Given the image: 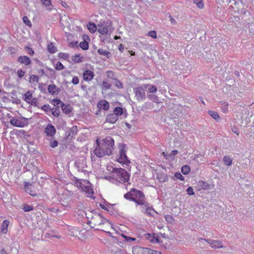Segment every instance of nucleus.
Returning <instances> with one entry per match:
<instances>
[{"label":"nucleus","instance_id":"obj_1","mask_svg":"<svg viewBox=\"0 0 254 254\" xmlns=\"http://www.w3.org/2000/svg\"><path fill=\"white\" fill-rule=\"evenodd\" d=\"M96 147L93 150L95 155L98 157L110 156L114 149V140L110 136H107L100 140L98 137L96 140Z\"/></svg>","mask_w":254,"mask_h":254},{"label":"nucleus","instance_id":"obj_2","mask_svg":"<svg viewBox=\"0 0 254 254\" xmlns=\"http://www.w3.org/2000/svg\"><path fill=\"white\" fill-rule=\"evenodd\" d=\"M124 197L128 200L134 202L137 205L147 206V202L144 193L134 188L124 194Z\"/></svg>","mask_w":254,"mask_h":254},{"label":"nucleus","instance_id":"obj_3","mask_svg":"<svg viewBox=\"0 0 254 254\" xmlns=\"http://www.w3.org/2000/svg\"><path fill=\"white\" fill-rule=\"evenodd\" d=\"M88 224L90 227L101 231L106 226H110V222L99 214H94L88 220Z\"/></svg>","mask_w":254,"mask_h":254},{"label":"nucleus","instance_id":"obj_4","mask_svg":"<svg viewBox=\"0 0 254 254\" xmlns=\"http://www.w3.org/2000/svg\"><path fill=\"white\" fill-rule=\"evenodd\" d=\"M129 175L124 169L115 168L113 170L112 174V182L118 185L119 184H124L128 182Z\"/></svg>","mask_w":254,"mask_h":254},{"label":"nucleus","instance_id":"obj_5","mask_svg":"<svg viewBox=\"0 0 254 254\" xmlns=\"http://www.w3.org/2000/svg\"><path fill=\"white\" fill-rule=\"evenodd\" d=\"M75 184L77 188L84 192L86 196L92 197L94 191L89 181L83 179L75 180Z\"/></svg>","mask_w":254,"mask_h":254},{"label":"nucleus","instance_id":"obj_6","mask_svg":"<svg viewBox=\"0 0 254 254\" xmlns=\"http://www.w3.org/2000/svg\"><path fill=\"white\" fill-rule=\"evenodd\" d=\"M119 147L120 149V151L119 155L117 158V161L123 165L128 166L130 163V161L128 159L126 154V145L125 144H120Z\"/></svg>","mask_w":254,"mask_h":254},{"label":"nucleus","instance_id":"obj_7","mask_svg":"<svg viewBox=\"0 0 254 254\" xmlns=\"http://www.w3.org/2000/svg\"><path fill=\"white\" fill-rule=\"evenodd\" d=\"M39 185L35 183H25L24 185L25 190L32 196L37 195L38 192V187Z\"/></svg>","mask_w":254,"mask_h":254},{"label":"nucleus","instance_id":"obj_8","mask_svg":"<svg viewBox=\"0 0 254 254\" xmlns=\"http://www.w3.org/2000/svg\"><path fill=\"white\" fill-rule=\"evenodd\" d=\"M10 124L14 127H23L28 124V119L24 117L20 118L13 117L10 120Z\"/></svg>","mask_w":254,"mask_h":254},{"label":"nucleus","instance_id":"obj_9","mask_svg":"<svg viewBox=\"0 0 254 254\" xmlns=\"http://www.w3.org/2000/svg\"><path fill=\"white\" fill-rule=\"evenodd\" d=\"M22 99L27 104L30 105L34 106H36L37 105V100L36 98L33 97L32 91L28 90L26 91L23 95Z\"/></svg>","mask_w":254,"mask_h":254},{"label":"nucleus","instance_id":"obj_10","mask_svg":"<svg viewBox=\"0 0 254 254\" xmlns=\"http://www.w3.org/2000/svg\"><path fill=\"white\" fill-rule=\"evenodd\" d=\"M148 85V84L141 85L134 89L137 100H140L145 98V90Z\"/></svg>","mask_w":254,"mask_h":254},{"label":"nucleus","instance_id":"obj_11","mask_svg":"<svg viewBox=\"0 0 254 254\" xmlns=\"http://www.w3.org/2000/svg\"><path fill=\"white\" fill-rule=\"evenodd\" d=\"M103 231L108 234L109 236L116 240H118L117 236L116 235H120L118 231L113 228L112 224L110 223V226H106Z\"/></svg>","mask_w":254,"mask_h":254},{"label":"nucleus","instance_id":"obj_12","mask_svg":"<svg viewBox=\"0 0 254 254\" xmlns=\"http://www.w3.org/2000/svg\"><path fill=\"white\" fill-rule=\"evenodd\" d=\"M18 62L25 66H29L31 64V59L27 56H21L18 58Z\"/></svg>","mask_w":254,"mask_h":254},{"label":"nucleus","instance_id":"obj_13","mask_svg":"<svg viewBox=\"0 0 254 254\" xmlns=\"http://www.w3.org/2000/svg\"><path fill=\"white\" fill-rule=\"evenodd\" d=\"M95 76L94 73L88 69L84 70L83 73V78L85 81H91Z\"/></svg>","mask_w":254,"mask_h":254},{"label":"nucleus","instance_id":"obj_14","mask_svg":"<svg viewBox=\"0 0 254 254\" xmlns=\"http://www.w3.org/2000/svg\"><path fill=\"white\" fill-rule=\"evenodd\" d=\"M45 132L47 136H53L56 133L55 127L52 124H49L46 127Z\"/></svg>","mask_w":254,"mask_h":254},{"label":"nucleus","instance_id":"obj_15","mask_svg":"<svg viewBox=\"0 0 254 254\" xmlns=\"http://www.w3.org/2000/svg\"><path fill=\"white\" fill-rule=\"evenodd\" d=\"M109 27L107 24H101L98 25V32L102 35H106L109 31Z\"/></svg>","mask_w":254,"mask_h":254},{"label":"nucleus","instance_id":"obj_16","mask_svg":"<svg viewBox=\"0 0 254 254\" xmlns=\"http://www.w3.org/2000/svg\"><path fill=\"white\" fill-rule=\"evenodd\" d=\"M97 107L100 109L108 110L110 108V104L106 100H102L97 103Z\"/></svg>","mask_w":254,"mask_h":254},{"label":"nucleus","instance_id":"obj_17","mask_svg":"<svg viewBox=\"0 0 254 254\" xmlns=\"http://www.w3.org/2000/svg\"><path fill=\"white\" fill-rule=\"evenodd\" d=\"M145 238L147 240L150 241L152 243H158V237L157 235L155 233L152 234H145Z\"/></svg>","mask_w":254,"mask_h":254},{"label":"nucleus","instance_id":"obj_18","mask_svg":"<svg viewBox=\"0 0 254 254\" xmlns=\"http://www.w3.org/2000/svg\"><path fill=\"white\" fill-rule=\"evenodd\" d=\"M204 240L208 243H209L210 245V246L213 248H220L223 247V244L220 241L217 240H210L207 241L206 239Z\"/></svg>","mask_w":254,"mask_h":254},{"label":"nucleus","instance_id":"obj_19","mask_svg":"<svg viewBox=\"0 0 254 254\" xmlns=\"http://www.w3.org/2000/svg\"><path fill=\"white\" fill-rule=\"evenodd\" d=\"M119 117L114 113L109 114L106 117L107 122L115 124L118 120Z\"/></svg>","mask_w":254,"mask_h":254},{"label":"nucleus","instance_id":"obj_20","mask_svg":"<svg viewBox=\"0 0 254 254\" xmlns=\"http://www.w3.org/2000/svg\"><path fill=\"white\" fill-rule=\"evenodd\" d=\"M84 59V57L81 54H75L71 57L72 62L74 64L81 63Z\"/></svg>","mask_w":254,"mask_h":254},{"label":"nucleus","instance_id":"obj_21","mask_svg":"<svg viewBox=\"0 0 254 254\" xmlns=\"http://www.w3.org/2000/svg\"><path fill=\"white\" fill-rule=\"evenodd\" d=\"M62 103V110L63 112L66 114H68L70 112H71L72 110V108L69 104H64L63 103Z\"/></svg>","mask_w":254,"mask_h":254},{"label":"nucleus","instance_id":"obj_22","mask_svg":"<svg viewBox=\"0 0 254 254\" xmlns=\"http://www.w3.org/2000/svg\"><path fill=\"white\" fill-rule=\"evenodd\" d=\"M9 222L8 220H4L1 226V232L2 234H6L8 230V226L9 225Z\"/></svg>","mask_w":254,"mask_h":254},{"label":"nucleus","instance_id":"obj_23","mask_svg":"<svg viewBox=\"0 0 254 254\" xmlns=\"http://www.w3.org/2000/svg\"><path fill=\"white\" fill-rule=\"evenodd\" d=\"M48 90L52 95L56 94L58 92V88L56 85L53 84L48 86Z\"/></svg>","mask_w":254,"mask_h":254},{"label":"nucleus","instance_id":"obj_24","mask_svg":"<svg viewBox=\"0 0 254 254\" xmlns=\"http://www.w3.org/2000/svg\"><path fill=\"white\" fill-rule=\"evenodd\" d=\"M146 207V210L143 212L147 215L153 216L154 212V209L149 206V203H147V206H144Z\"/></svg>","mask_w":254,"mask_h":254},{"label":"nucleus","instance_id":"obj_25","mask_svg":"<svg viewBox=\"0 0 254 254\" xmlns=\"http://www.w3.org/2000/svg\"><path fill=\"white\" fill-rule=\"evenodd\" d=\"M97 52L99 54L102 56H105L107 58H110L111 57V54L110 52L103 49H99L97 50Z\"/></svg>","mask_w":254,"mask_h":254},{"label":"nucleus","instance_id":"obj_26","mask_svg":"<svg viewBox=\"0 0 254 254\" xmlns=\"http://www.w3.org/2000/svg\"><path fill=\"white\" fill-rule=\"evenodd\" d=\"M132 252L133 254H142V249L139 246H134L132 248Z\"/></svg>","mask_w":254,"mask_h":254},{"label":"nucleus","instance_id":"obj_27","mask_svg":"<svg viewBox=\"0 0 254 254\" xmlns=\"http://www.w3.org/2000/svg\"><path fill=\"white\" fill-rule=\"evenodd\" d=\"M47 49L48 51L52 54L56 53L57 51L56 47L54 45L53 43H50L48 45Z\"/></svg>","mask_w":254,"mask_h":254},{"label":"nucleus","instance_id":"obj_28","mask_svg":"<svg viewBox=\"0 0 254 254\" xmlns=\"http://www.w3.org/2000/svg\"><path fill=\"white\" fill-rule=\"evenodd\" d=\"M88 29L89 30V31L93 33L96 32L97 30V27L96 25L93 23H89L88 25H87Z\"/></svg>","mask_w":254,"mask_h":254},{"label":"nucleus","instance_id":"obj_29","mask_svg":"<svg viewBox=\"0 0 254 254\" xmlns=\"http://www.w3.org/2000/svg\"><path fill=\"white\" fill-rule=\"evenodd\" d=\"M114 114L117 115V117H119V116H121L123 114V109L122 107H116L114 110Z\"/></svg>","mask_w":254,"mask_h":254},{"label":"nucleus","instance_id":"obj_30","mask_svg":"<svg viewBox=\"0 0 254 254\" xmlns=\"http://www.w3.org/2000/svg\"><path fill=\"white\" fill-rule=\"evenodd\" d=\"M67 196L66 195L63 194L62 197L60 198V201L62 204L64 206H67L68 204V201L67 200Z\"/></svg>","mask_w":254,"mask_h":254},{"label":"nucleus","instance_id":"obj_31","mask_svg":"<svg viewBox=\"0 0 254 254\" xmlns=\"http://www.w3.org/2000/svg\"><path fill=\"white\" fill-rule=\"evenodd\" d=\"M190 171V168L189 165H184L182 167L181 172L184 175L188 174Z\"/></svg>","mask_w":254,"mask_h":254},{"label":"nucleus","instance_id":"obj_32","mask_svg":"<svg viewBox=\"0 0 254 254\" xmlns=\"http://www.w3.org/2000/svg\"><path fill=\"white\" fill-rule=\"evenodd\" d=\"M223 161L225 164L228 166H231L232 163V159L230 157L225 156L223 158Z\"/></svg>","mask_w":254,"mask_h":254},{"label":"nucleus","instance_id":"obj_33","mask_svg":"<svg viewBox=\"0 0 254 254\" xmlns=\"http://www.w3.org/2000/svg\"><path fill=\"white\" fill-rule=\"evenodd\" d=\"M58 57L60 59H63L66 61H68L69 58V54L64 53H60L58 54Z\"/></svg>","mask_w":254,"mask_h":254},{"label":"nucleus","instance_id":"obj_34","mask_svg":"<svg viewBox=\"0 0 254 254\" xmlns=\"http://www.w3.org/2000/svg\"><path fill=\"white\" fill-rule=\"evenodd\" d=\"M52 114L54 117H59L60 115V111L59 107L54 108L51 109Z\"/></svg>","mask_w":254,"mask_h":254},{"label":"nucleus","instance_id":"obj_35","mask_svg":"<svg viewBox=\"0 0 254 254\" xmlns=\"http://www.w3.org/2000/svg\"><path fill=\"white\" fill-rule=\"evenodd\" d=\"M193 2L196 5L198 8L203 9L204 3L202 0H193Z\"/></svg>","mask_w":254,"mask_h":254},{"label":"nucleus","instance_id":"obj_36","mask_svg":"<svg viewBox=\"0 0 254 254\" xmlns=\"http://www.w3.org/2000/svg\"><path fill=\"white\" fill-rule=\"evenodd\" d=\"M199 184L200 186L203 189V190H207L209 188V185L206 182L203 181H201L199 182Z\"/></svg>","mask_w":254,"mask_h":254},{"label":"nucleus","instance_id":"obj_37","mask_svg":"<svg viewBox=\"0 0 254 254\" xmlns=\"http://www.w3.org/2000/svg\"><path fill=\"white\" fill-rule=\"evenodd\" d=\"M34 209L33 206L32 205H28L24 204L23 205L22 209L25 212H28L30 211L33 210Z\"/></svg>","mask_w":254,"mask_h":254},{"label":"nucleus","instance_id":"obj_38","mask_svg":"<svg viewBox=\"0 0 254 254\" xmlns=\"http://www.w3.org/2000/svg\"><path fill=\"white\" fill-rule=\"evenodd\" d=\"M79 46L82 49L84 50H87L89 48L88 43L86 41L81 42L79 44Z\"/></svg>","mask_w":254,"mask_h":254},{"label":"nucleus","instance_id":"obj_39","mask_svg":"<svg viewBox=\"0 0 254 254\" xmlns=\"http://www.w3.org/2000/svg\"><path fill=\"white\" fill-rule=\"evenodd\" d=\"M54 67L57 70H61L64 68V65L60 62H58L55 64Z\"/></svg>","mask_w":254,"mask_h":254},{"label":"nucleus","instance_id":"obj_40","mask_svg":"<svg viewBox=\"0 0 254 254\" xmlns=\"http://www.w3.org/2000/svg\"><path fill=\"white\" fill-rule=\"evenodd\" d=\"M106 75L108 78L115 80L116 78H115V72L112 70H107L106 71Z\"/></svg>","mask_w":254,"mask_h":254},{"label":"nucleus","instance_id":"obj_41","mask_svg":"<svg viewBox=\"0 0 254 254\" xmlns=\"http://www.w3.org/2000/svg\"><path fill=\"white\" fill-rule=\"evenodd\" d=\"M208 113L215 120H218L220 118L218 114L216 112L209 111Z\"/></svg>","mask_w":254,"mask_h":254},{"label":"nucleus","instance_id":"obj_42","mask_svg":"<svg viewBox=\"0 0 254 254\" xmlns=\"http://www.w3.org/2000/svg\"><path fill=\"white\" fill-rule=\"evenodd\" d=\"M39 77L37 75H32L30 76L29 82L31 83H37L38 82Z\"/></svg>","mask_w":254,"mask_h":254},{"label":"nucleus","instance_id":"obj_43","mask_svg":"<svg viewBox=\"0 0 254 254\" xmlns=\"http://www.w3.org/2000/svg\"><path fill=\"white\" fill-rule=\"evenodd\" d=\"M103 88H104L105 90L109 89L111 87V84L108 82L107 80H103Z\"/></svg>","mask_w":254,"mask_h":254},{"label":"nucleus","instance_id":"obj_44","mask_svg":"<svg viewBox=\"0 0 254 254\" xmlns=\"http://www.w3.org/2000/svg\"><path fill=\"white\" fill-rule=\"evenodd\" d=\"M23 22L27 26H28L30 27H32V24L31 23V21L29 19L27 16H24L23 17Z\"/></svg>","mask_w":254,"mask_h":254},{"label":"nucleus","instance_id":"obj_45","mask_svg":"<svg viewBox=\"0 0 254 254\" xmlns=\"http://www.w3.org/2000/svg\"><path fill=\"white\" fill-rule=\"evenodd\" d=\"M120 235L123 238H124L125 239V240L127 242H129L130 241H134L136 240V239L135 238H132V237L127 236L125 235L124 234H121Z\"/></svg>","mask_w":254,"mask_h":254},{"label":"nucleus","instance_id":"obj_46","mask_svg":"<svg viewBox=\"0 0 254 254\" xmlns=\"http://www.w3.org/2000/svg\"><path fill=\"white\" fill-rule=\"evenodd\" d=\"M41 109L44 110L47 114H48V112L51 111V107L49 105H44L41 107Z\"/></svg>","mask_w":254,"mask_h":254},{"label":"nucleus","instance_id":"obj_47","mask_svg":"<svg viewBox=\"0 0 254 254\" xmlns=\"http://www.w3.org/2000/svg\"><path fill=\"white\" fill-rule=\"evenodd\" d=\"M25 49L26 50L27 53L31 56H33L35 54L34 51L30 48L29 46H26L25 47Z\"/></svg>","mask_w":254,"mask_h":254},{"label":"nucleus","instance_id":"obj_48","mask_svg":"<svg viewBox=\"0 0 254 254\" xmlns=\"http://www.w3.org/2000/svg\"><path fill=\"white\" fill-rule=\"evenodd\" d=\"M147 35L154 39L157 38L156 32L155 30H152V31H149Z\"/></svg>","mask_w":254,"mask_h":254},{"label":"nucleus","instance_id":"obj_49","mask_svg":"<svg viewBox=\"0 0 254 254\" xmlns=\"http://www.w3.org/2000/svg\"><path fill=\"white\" fill-rule=\"evenodd\" d=\"M25 74V71L24 70H23L21 69H19L17 70V75L18 77L22 78L23 77Z\"/></svg>","mask_w":254,"mask_h":254},{"label":"nucleus","instance_id":"obj_50","mask_svg":"<svg viewBox=\"0 0 254 254\" xmlns=\"http://www.w3.org/2000/svg\"><path fill=\"white\" fill-rule=\"evenodd\" d=\"M175 176L176 179L180 180L181 181H184L185 178L180 172H177L175 174Z\"/></svg>","mask_w":254,"mask_h":254},{"label":"nucleus","instance_id":"obj_51","mask_svg":"<svg viewBox=\"0 0 254 254\" xmlns=\"http://www.w3.org/2000/svg\"><path fill=\"white\" fill-rule=\"evenodd\" d=\"M148 92L149 93H155L157 92V88L154 85H151L148 88Z\"/></svg>","mask_w":254,"mask_h":254},{"label":"nucleus","instance_id":"obj_52","mask_svg":"<svg viewBox=\"0 0 254 254\" xmlns=\"http://www.w3.org/2000/svg\"><path fill=\"white\" fill-rule=\"evenodd\" d=\"M115 80L116 81V84H115L116 86L119 88H120V89L123 88V84L122 82H121L120 80H118L116 78Z\"/></svg>","mask_w":254,"mask_h":254},{"label":"nucleus","instance_id":"obj_53","mask_svg":"<svg viewBox=\"0 0 254 254\" xmlns=\"http://www.w3.org/2000/svg\"><path fill=\"white\" fill-rule=\"evenodd\" d=\"M43 4L46 6H49L52 5L51 0H41Z\"/></svg>","mask_w":254,"mask_h":254},{"label":"nucleus","instance_id":"obj_54","mask_svg":"<svg viewBox=\"0 0 254 254\" xmlns=\"http://www.w3.org/2000/svg\"><path fill=\"white\" fill-rule=\"evenodd\" d=\"M79 80L77 76L73 77L72 79V83L73 84H74V85L78 84L79 83Z\"/></svg>","mask_w":254,"mask_h":254},{"label":"nucleus","instance_id":"obj_55","mask_svg":"<svg viewBox=\"0 0 254 254\" xmlns=\"http://www.w3.org/2000/svg\"><path fill=\"white\" fill-rule=\"evenodd\" d=\"M69 47L71 48L77 47H78V42L74 41L71 42L69 43Z\"/></svg>","mask_w":254,"mask_h":254},{"label":"nucleus","instance_id":"obj_56","mask_svg":"<svg viewBox=\"0 0 254 254\" xmlns=\"http://www.w3.org/2000/svg\"><path fill=\"white\" fill-rule=\"evenodd\" d=\"M187 191L188 194L189 195H193L194 194V191L191 187H189L187 190Z\"/></svg>","mask_w":254,"mask_h":254},{"label":"nucleus","instance_id":"obj_57","mask_svg":"<svg viewBox=\"0 0 254 254\" xmlns=\"http://www.w3.org/2000/svg\"><path fill=\"white\" fill-rule=\"evenodd\" d=\"M58 141L57 140H54L52 142H51L50 143V146L52 147V148H54V147H57L58 145Z\"/></svg>","mask_w":254,"mask_h":254},{"label":"nucleus","instance_id":"obj_58","mask_svg":"<svg viewBox=\"0 0 254 254\" xmlns=\"http://www.w3.org/2000/svg\"><path fill=\"white\" fill-rule=\"evenodd\" d=\"M232 130L234 133H236L237 135L239 134V130L236 127H233L232 128Z\"/></svg>","mask_w":254,"mask_h":254},{"label":"nucleus","instance_id":"obj_59","mask_svg":"<svg viewBox=\"0 0 254 254\" xmlns=\"http://www.w3.org/2000/svg\"><path fill=\"white\" fill-rule=\"evenodd\" d=\"M52 102L54 103V105H58L61 102V101L59 99H53Z\"/></svg>","mask_w":254,"mask_h":254},{"label":"nucleus","instance_id":"obj_60","mask_svg":"<svg viewBox=\"0 0 254 254\" xmlns=\"http://www.w3.org/2000/svg\"><path fill=\"white\" fill-rule=\"evenodd\" d=\"M0 254H9V253L4 248H1L0 249Z\"/></svg>","mask_w":254,"mask_h":254},{"label":"nucleus","instance_id":"obj_61","mask_svg":"<svg viewBox=\"0 0 254 254\" xmlns=\"http://www.w3.org/2000/svg\"><path fill=\"white\" fill-rule=\"evenodd\" d=\"M49 210L51 212H56V213H57L58 212H59L60 211L59 209H56L55 208H50V209H49Z\"/></svg>","mask_w":254,"mask_h":254},{"label":"nucleus","instance_id":"obj_62","mask_svg":"<svg viewBox=\"0 0 254 254\" xmlns=\"http://www.w3.org/2000/svg\"><path fill=\"white\" fill-rule=\"evenodd\" d=\"M124 49V46L122 44H120L119 45V50L121 52H123Z\"/></svg>","mask_w":254,"mask_h":254},{"label":"nucleus","instance_id":"obj_63","mask_svg":"<svg viewBox=\"0 0 254 254\" xmlns=\"http://www.w3.org/2000/svg\"><path fill=\"white\" fill-rule=\"evenodd\" d=\"M178 153V150H172V151L171 152L170 155H176Z\"/></svg>","mask_w":254,"mask_h":254},{"label":"nucleus","instance_id":"obj_64","mask_svg":"<svg viewBox=\"0 0 254 254\" xmlns=\"http://www.w3.org/2000/svg\"><path fill=\"white\" fill-rule=\"evenodd\" d=\"M100 207H101V208L104 209H105L106 208V207H105V206H104V205H103V204H100Z\"/></svg>","mask_w":254,"mask_h":254}]
</instances>
